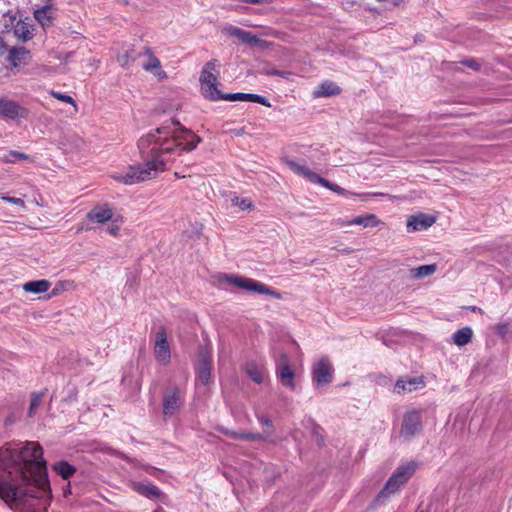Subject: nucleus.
<instances>
[{
  "label": "nucleus",
  "mask_w": 512,
  "mask_h": 512,
  "mask_svg": "<svg viewBox=\"0 0 512 512\" xmlns=\"http://www.w3.org/2000/svg\"><path fill=\"white\" fill-rule=\"evenodd\" d=\"M51 496L46 461L38 442L7 443L0 448V498L19 507L37 498L45 506Z\"/></svg>",
  "instance_id": "1"
},
{
  "label": "nucleus",
  "mask_w": 512,
  "mask_h": 512,
  "mask_svg": "<svg viewBox=\"0 0 512 512\" xmlns=\"http://www.w3.org/2000/svg\"><path fill=\"white\" fill-rule=\"evenodd\" d=\"M200 142V137L179 122L164 124L139 139L142 155L147 151L144 163L129 166L125 172H115L111 177L126 185L155 178L183 151L194 150Z\"/></svg>",
  "instance_id": "2"
},
{
  "label": "nucleus",
  "mask_w": 512,
  "mask_h": 512,
  "mask_svg": "<svg viewBox=\"0 0 512 512\" xmlns=\"http://www.w3.org/2000/svg\"><path fill=\"white\" fill-rule=\"evenodd\" d=\"M418 467L415 461H407L400 464L387 480L383 489L371 502L369 509H375L378 505L385 503L391 496L395 495L414 475Z\"/></svg>",
  "instance_id": "3"
},
{
  "label": "nucleus",
  "mask_w": 512,
  "mask_h": 512,
  "mask_svg": "<svg viewBox=\"0 0 512 512\" xmlns=\"http://www.w3.org/2000/svg\"><path fill=\"white\" fill-rule=\"evenodd\" d=\"M220 64L216 59L208 61L200 74V91L204 98L210 101L224 100L226 94L218 89L220 85Z\"/></svg>",
  "instance_id": "4"
},
{
  "label": "nucleus",
  "mask_w": 512,
  "mask_h": 512,
  "mask_svg": "<svg viewBox=\"0 0 512 512\" xmlns=\"http://www.w3.org/2000/svg\"><path fill=\"white\" fill-rule=\"evenodd\" d=\"M217 278L219 284L224 289H231L232 287H235L250 292H256L259 294H265L276 298H280V294L278 292L268 287L267 285L250 278L226 273L218 275Z\"/></svg>",
  "instance_id": "5"
},
{
  "label": "nucleus",
  "mask_w": 512,
  "mask_h": 512,
  "mask_svg": "<svg viewBox=\"0 0 512 512\" xmlns=\"http://www.w3.org/2000/svg\"><path fill=\"white\" fill-rule=\"evenodd\" d=\"M285 164L295 174L302 176L311 183L322 185L327 189L346 197L352 195L351 192L343 189L337 184L330 183L326 179L313 172L305 163H300L292 159H286Z\"/></svg>",
  "instance_id": "6"
},
{
  "label": "nucleus",
  "mask_w": 512,
  "mask_h": 512,
  "mask_svg": "<svg viewBox=\"0 0 512 512\" xmlns=\"http://www.w3.org/2000/svg\"><path fill=\"white\" fill-rule=\"evenodd\" d=\"M260 422L263 425L262 433H251L245 431H229L223 430V433L233 440H244V441H267L270 439L273 432L272 422L267 418H261Z\"/></svg>",
  "instance_id": "7"
},
{
  "label": "nucleus",
  "mask_w": 512,
  "mask_h": 512,
  "mask_svg": "<svg viewBox=\"0 0 512 512\" xmlns=\"http://www.w3.org/2000/svg\"><path fill=\"white\" fill-rule=\"evenodd\" d=\"M333 372V366L327 357H321L315 361L312 367V375L317 387L331 383Z\"/></svg>",
  "instance_id": "8"
},
{
  "label": "nucleus",
  "mask_w": 512,
  "mask_h": 512,
  "mask_svg": "<svg viewBox=\"0 0 512 512\" xmlns=\"http://www.w3.org/2000/svg\"><path fill=\"white\" fill-rule=\"evenodd\" d=\"M154 355L158 362L166 365L170 361L171 353L164 327H160L155 335Z\"/></svg>",
  "instance_id": "9"
},
{
  "label": "nucleus",
  "mask_w": 512,
  "mask_h": 512,
  "mask_svg": "<svg viewBox=\"0 0 512 512\" xmlns=\"http://www.w3.org/2000/svg\"><path fill=\"white\" fill-rule=\"evenodd\" d=\"M212 354L207 348H201L198 353L197 375L199 381L207 385L211 380Z\"/></svg>",
  "instance_id": "10"
},
{
  "label": "nucleus",
  "mask_w": 512,
  "mask_h": 512,
  "mask_svg": "<svg viewBox=\"0 0 512 512\" xmlns=\"http://www.w3.org/2000/svg\"><path fill=\"white\" fill-rule=\"evenodd\" d=\"M421 430V415L417 411H409L404 415L400 437L405 440L415 436Z\"/></svg>",
  "instance_id": "11"
},
{
  "label": "nucleus",
  "mask_w": 512,
  "mask_h": 512,
  "mask_svg": "<svg viewBox=\"0 0 512 512\" xmlns=\"http://www.w3.org/2000/svg\"><path fill=\"white\" fill-rule=\"evenodd\" d=\"M182 405L181 392L177 388L169 389L163 396V414L165 417L173 416Z\"/></svg>",
  "instance_id": "12"
},
{
  "label": "nucleus",
  "mask_w": 512,
  "mask_h": 512,
  "mask_svg": "<svg viewBox=\"0 0 512 512\" xmlns=\"http://www.w3.org/2000/svg\"><path fill=\"white\" fill-rule=\"evenodd\" d=\"M27 115V110L17 103L8 100L0 101V118L18 120L26 118Z\"/></svg>",
  "instance_id": "13"
},
{
  "label": "nucleus",
  "mask_w": 512,
  "mask_h": 512,
  "mask_svg": "<svg viewBox=\"0 0 512 512\" xmlns=\"http://www.w3.org/2000/svg\"><path fill=\"white\" fill-rule=\"evenodd\" d=\"M436 222V217L424 213L411 215L407 219L406 228L409 233L429 228Z\"/></svg>",
  "instance_id": "14"
},
{
  "label": "nucleus",
  "mask_w": 512,
  "mask_h": 512,
  "mask_svg": "<svg viewBox=\"0 0 512 512\" xmlns=\"http://www.w3.org/2000/svg\"><path fill=\"white\" fill-rule=\"evenodd\" d=\"M277 374L281 383L289 388L294 387V371L292 370L287 354L282 353L277 361Z\"/></svg>",
  "instance_id": "15"
},
{
  "label": "nucleus",
  "mask_w": 512,
  "mask_h": 512,
  "mask_svg": "<svg viewBox=\"0 0 512 512\" xmlns=\"http://www.w3.org/2000/svg\"><path fill=\"white\" fill-rule=\"evenodd\" d=\"M144 61L142 62V68L151 73L158 80L162 81L167 79L166 72L162 69L160 60L149 50L144 53Z\"/></svg>",
  "instance_id": "16"
},
{
  "label": "nucleus",
  "mask_w": 512,
  "mask_h": 512,
  "mask_svg": "<svg viewBox=\"0 0 512 512\" xmlns=\"http://www.w3.org/2000/svg\"><path fill=\"white\" fill-rule=\"evenodd\" d=\"M425 385L422 377H410L399 379L394 386V393L406 394L423 388Z\"/></svg>",
  "instance_id": "17"
},
{
  "label": "nucleus",
  "mask_w": 512,
  "mask_h": 512,
  "mask_svg": "<svg viewBox=\"0 0 512 512\" xmlns=\"http://www.w3.org/2000/svg\"><path fill=\"white\" fill-rule=\"evenodd\" d=\"M116 213L113 212L111 208L107 205L96 206L94 207L88 214L87 218L99 224H104L113 219Z\"/></svg>",
  "instance_id": "18"
},
{
  "label": "nucleus",
  "mask_w": 512,
  "mask_h": 512,
  "mask_svg": "<svg viewBox=\"0 0 512 512\" xmlns=\"http://www.w3.org/2000/svg\"><path fill=\"white\" fill-rule=\"evenodd\" d=\"M245 371L247 375L257 384L264 382L266 376V369L262 363L256 361H248L245 364Z\"/></svg>",
  "instance_id": "19"
},
{
  "label": "nucleus",
  "mask_w": 512,
  "mask_h": 512,
  "mask_svg": "<svg viewBox=\"0 0 512 512\" xmlns=\"http://www.w3.org/2000/svg\"><path fill=\"white\" fill-rule=\"evenodd\" d=\"M224 100L255 102V103H259L266 107H271V103L265 97L257 95V94H247V93L226 94Z\"/></svg>",
  "instance_id": "20"
},
{
  "label": "nucleus",
  "mask_w": 512,
  "mask_h": 512,
  "mask_svg": "<svg viewBox=\"0 0 512 512\" xmlns=\"http://www.w3.org/2000/svg\"><path fill=\"white\" fill-rule=\"evenodd\" d=\"M29 58H30L29 51L26 50L23 47H19V48L12 47V48H10L9 51H8V56H6V59L14 67H18L21 64L27 63Z\"/></svg>",
  "instance_id": "21"
},
{
  "label": "nucleus",
  "mask_w": 512,
  "mask_h": 512,
  "mask_svg": "<svg viewBox=\"0 0 512 512\" xmlns=\"http://www.w3.org/2000/svg\"><path fill=\"white\" fill-rule=\"evenodd\" d=\"M51 282L46 279L28 281L22 285V289L27 293L42 294L49 290Z\"/></svg>",
  "instance_id": "22"
},
{
  "label": "nucleus",
  "mask_w": 512,
  "mask_h": 512,
  "mask_svg": "<svg viewBox=\"0 0 512 512\" xmlns=\"http://www.w3.org/2000/svg\"><path fill=\"white\" fill-rule=\"evenodd\" d=\"M349 224L359 225L364 228H372L381 226L384 223L375 214H365L353 218Z\"/></svg>",
  "instance_id": "23"
},
{
  "label": "nucleus",
  "mask_w": 512,
  "mask_h": 512,
  "mask_svg": "<svg viewBox=\"0 0 512 512\" xmlns=\"http://www.w3.org/2000/svg\"><path fill=\"white\" fill-rule=\"evenodd\" d=\"M340 88L331 81H325L322 84L318 85L313 92L314 97H330L334 95H338L340 93Z\"/></svg>",
  "instance_id": "24"
},
{
  "label": "nucleus",
  "mask_w": 512,
  "mask_h": 512,
  "mask_svg": "<svg viewBox=\"0 0 512 512\" xmlns=\"http://www.w3.org/2000/svg\"><path fill=\"white\" fill-rule=\"evenodd\" d=\"M437 270L436 264H428V265H422L419 267H414L409 270V277L411 279H424L426 277H429L433 275Z\"/></svg>",
  "instance_id": "25"
},
{
  "label": "nucleus",
  "mask_w": 512,
  "mask_h": 512,
  "mask_svg": "<svg viewBox=\"0 0 512 512\" xmlns=\"http://www.w3.org/2000/svg\"><path fill=\"white\" fill-rule=\"evenodd\" d=\"M473 336V330L471 327H463L457 330L453 335L452 339L454 344L459 347L465 346L471 342Z\"/></svg>",
  "instance_id": "26"
},
{
  "label": "nucleus",
  "mask_w": 512,
  "mask_h": 512,
  "mask_svg": "<svg viewBox=\"0 0 512 512\" xmlns=\"http://www.w3.org/2000/svg\"><path fill=\"white\" fill-rule=\"evenodd\" d=\"M53 16L54 10L50 5H46L40 9H37L34 12L35 19L42 25V27L49 26L51 24Z\"/></svg>",
  "instance_id": "27"
},
{
  "label": "nucleus",
  "mask_w": 512,
  "mask_h": 512,
  "mask_svg": "<svg viewBox=\"0 0 512 512\" xmlns=\"http://www.w3.org/2000/svg\"><path fill=\"white\" fill-rule=\"evenodd\" d=\"M1 161L6 164H14L21 161L33 162L34 158L19 151L9 150L1 157Z\"/></svg>",
  "instance_id": "28"
},
{
  "label": "nucleus",
  "mask_w": 512,
  "mask_h": 512,
  "mask_svg": "<svg viewBox=\"0 0 512 512\" xmlns=\"http://www.w3.org/2000/svg\"><path fill=\"white\" fill-rule=\"evenodd\" d=\"M133 489L138 493L149 498H158L160 496L159 489L156 486L149 483H134Z\"/></svg>",
  "instance_id": "29"
},
{
  "label": "nucleus",
  "mask_w": 512,
  "mask_h": 512,
  "mask_svg": "<svg viewBox=\"0 0 512 512\" xmlns=\"http://www.w3.org/2000/svg\"><path fill=\"white\" fill-rule=\"evenodd\" d=\"M20 19L17 18L16 14L12 11H7L2 14L0 23L6 30V32L9 34L11 31L14 30L15 25Z\"/></svg>",
  "instance_id": "30"
},
{
  "label": "nucleus",
  "mask_w": 512,
  "mask_h": 512,
  "mask_svg": "<svg viewBox=\"0 0 512 512\" xmlns=\"http://www.w3.org/2000/svg\"><path fill=\"white\" fill-rule=\"evenodd\" d=\"M240 41H242L243 43H248L252 46H257V47L263 48V49L268 48L270 45L268 42L258 38L256 35L252 34L249 31H244L243 37L241 38Z\"/></svg>",
  "instance_id": "31"
},
{
  "label": "nucleus",
  "mask_w": 512,
  "mask_h": 512,
  "mask_svg": "<svg viewBox=\"0 0 512 512\" xmlns=\"http://www.w3.org/2000/svg\"><path fill=\"white\" fill-rule=\"evenodd\" d=\"M54 470L64 479H68L75 472V468L65 461L56 463L54 465Z\"/></svg>",
  "instance_id": "32"
},
{
  "label": "nucleus",
  "mask_w": 512,
  "mask_h": 512,
  "mask_svg": "<svg viewBox=\"0 0 512 512\" xmlns=\"http://www.w3.org/2000/svg\"><path fill=\"white\" fill-rule=\"evenodd\" d=\"M135 59V51L132 48L124 49L117 55V62L122 67H127Z\"/></svg>",
  "instance_id": "33"
},
{
  "label": "nucleus",
  "mask_w": 512,
  "mask_h": 512,
  "mask_svg": "<svg viewBox=\"0 0 512 512\" xmlns=\"http://www.w3.org/2000/svg\"><path fill=\"white\" fill-rule=\"evenodd\" d=\"M109 226L107 231L112 236H117L120 230V226L123 223L122 216L120 214H115L113 219L109 221Z\"/></svg>",
  "instance_id": "34"
},
{
  "label": "nucleus",
  "mask_w": 512,
  "mask_h": 512,
  "mask_svg": "<svg viewBox=\"0 0 512 512\" xmlns=\"http://www.w3.org/2000/svg\"><path fill=\"white\" fill-rule=\"evenodd\" d=\"M14 36L19 38L27 39L30 35L29 29L26 27V24L19 20L15 25L14 30L12 31Z\"/></svg>",
  "instance_id": "35"
},
{
  "label": "nucleus",
  "mask_w": 512,
  "mask_h": 512,
  "mask_svg": "<svg viewBox=\"0 0 512 512\" xmlns=\"http://www.w3.org/2000/svg\"><path fill=\"white\" fill-rule=\"evenodd\" d=\"M244 31L245 30H243L239 27L233 26V25H227L224 27V32L228 36L235 37L239 40H241V38L243 37Z\"/></svg>",
  "instance_id": "36"
},
{
  "label": "nucleus",
  "mask_w": 512,
  "mask_h": 512,
  "mask_svg": "<svg viewBox=\"0 0 512 512\" xmlns=\"http://www.w3.org/2000/svg\"><path fill=\"white\" fill-rule=\"evenodd\" d=\"M43 399L42 394H33L31 398L30 408H29V416H33L36 409L40 406Z\"/></svg>",
  "instance_id": "37"
},
{
  "label": "nucleus",
  "mask_w": 512,
  "mask_h": 512,
  "mask_svg": "<svg viewBox=\"0 0 512 512\" xmlns=\"http://www.w3.org/2000/svg\"><path fill=\"white\" fill-rule=\"evenodd\" d=\"M50 94L54 98H56V99H58V100H60L62 102L72 104L75 107V110L77 109L75 101H74V99L71 96L66 95V94H62V93H59V92H55V91H51Z\"/></svg>",
  "instance_id": "38"
},
{
  "label": "nucleus",
  "mask_w": 512,
  "mask_h": 512,
  "mask_svg": "<svg viewBox=\"0 0 512 512\" xmlns=\"http://www.w3.org/2000/svg\"><path fill=\"white\" fill-rule=\"evenodd\" d=\"M494 331L497 335H499L501 337H505L509 331V324L508 323H498L494 326Z\"/></svg>",
  "instance_id": "39"
},
{
  "label": "nucleus",
  "mask_w": 512,
  "mask_h": 512,
  "mask_svg": "<svg viewBox=\"0 0 512 512\" xmlns=\"http://www.w3.org/2000/svg\"><path fill=\"white\" fill-rule=\"evenodd\" d=\"M233 204L236 206H239L242 210L250 208L251 207V201L249 199H239L235 198L233 199Z\"/></svg>",
  "instance_id": "40"
},
{
  "label": "nucleus",
  "mask_w": 512,
  "mask_h": 512,
  "mask_svg": "<svg viewBox=\"0 0 512 512\" xmlns=\"http://www.w3.org/2000/svg\"><path fill=\"white\" fill-rule=\"evenodd\" d=\"M2 199L8 203H12L14 205L20 206L22 208H25V203L22 199L16 198V197H10V196H2Z\"/></svg>",
  "instance_id": "41"
},
{
  "label": "nucleus",
  "mask_w": 512,
  "mask_h": 512,
  "mask_svg": "<svg viewBox=\"0 0 512 512\" xmlns=\"http://www.w3.org/2000/svg\"><path fill=\"white\" fill-rule=\"evenodd\" d=\"M265 73L267 75H276V76H280V77H283V78H288V76L291 74L288 71H280V70H276V69L266 70Z\"/></svg>",
  "instance_id": "42"
},
{
  "label": "nucleus",
  "mask_w": 512,
  "mask_h": 512,
  "mask_svg": "<svg viewBox=\"0 0 512 512\" xmlns=\"http://www.w3.org/2000/svg\"><path fill=\"white\" fill-rule=\"evenodd\" d=\"M358 196H359L362 200H367V198H368V197H370V196H375V197H378V196H384V197H388L389 199H392V196H391V195L384 194V193L359 194Z\"/></svg>",
  "instance_id": "43"
},
{
  "label": "nucleus",
  "mask_w": 512,
  "mask_h": 512,
  "mask_svg": "<svg viewBox=\"0 0 512 512\" xmlns=\"http://www.w3.org/2000/svg\"><path fill=\"white\" fill-rule=\"evenodd\" d=\"M10 48L7 47V45L0 40V57L8 56V51Z\"/></svg>",
  "instance_id": "44"
},
{
  "label": "nucleus",
  "mask_w": 512,
  "mask_h": 512,
  "mask_svg": "<svg viewBox=\"0 0 512 512\" xmlns=\"http://www.w3.org/2000/svg\"><path fill=\"white\" fill-rule=\"evenodd\" d=\"M465 65L473 68V69H478L479 68V65L478 63L475 61V60H467L464 62Z\"/></svg>",
  "instance_id": "45"
},
{
  "label": "nucleus",
  "mask_w": 512,
  "mask_h": 512,
  "mask_svg": "<svg viewBox=\"0 0 512 512\" xmlns=\"http://www.w3.org/2000/svg\"><path fill=\"white\" fill-rule=\"evenodd\" d=\"M350 221H351V220L346 221V220H343V219H338V220H336V221H335V224H336L337 226H340V227L350 226V225H351V224H349V222H350Z\"/></svg>",
  "instance_id": "46"
},
{
  "label": "nucleus",
  "mask_w": 512,
  "mask_h": 512,
  "mask_svg": "<svg viewBox=\"0 0 512 512\" xmlns=\"http://www.w3.org/2000/svg\"><path fill=\"white\" fill-rule=\"evenodd\" d=\"M59 293H60V288L55 287V288L51 291V294L49 295V297H48V298H52V297H54V296H57Z\"/></svg>",
  "instance_id": "47"
},
{
  "label": "nucleus",
  "mask_w": 512,
  "mask_h": 512,
  "mask_svg": "<svg viewBox=\"0 0 512 512\" xmlns=\"http://www.w3.org/2000/svg\"><path fill=\"white\" fill-rule=\"evenodd\" d=\"M90 61H91L90 65H93L94 69H96L98 67L99 63H100V61L95 59V58H91Z\"/></svg>",
  "instance_id": "48"
},
{
  "label": "nucleus",
  "mask_w": 512,
  "mask_h": 512,
  "mask_svg": "<svg viewBox=\"0 0 512 512\" xmlns=\"http://www.w3.org/2000/svg\"><path fill=\"white\" fill-rule=\"evenodd\" d=\"M263 35H264V36H271V35H273V33H272V32H270V31H267V32H264V33H263Z\"/></svg>",
  "instance_id": "49"
},
{
  "label": "nucleus",
  "mask_w": 512,
  "mask_h": 512,
  "mask_svg": "<svg viewBox=\"0 0 512 512\" xmlns=\"http://www.w3.org/2000/svg\"><path fill=\"white\" fill-rule=\"evenodd\" d=\"M472 310H473V311H479V312H481V311H482L480 308H477V307H473V308H472Z\"/></svg>",
  "instance_id": "50"
},
{
  "label": "nucleus",
  "mask_w": 512,
  "mask_h": 512,
  "mask_svg": "<svg viewBox=\"0 0 512 512\" xmlns=\"http://www.w3.org/2000/svg\"><path fill=\"white\" fill-rule=\"evenodd\" d=\"M403 2V0H394V3L397 5L399 3Z\"/></svg>",
  "instance_id": "51"
}]
</instances>
